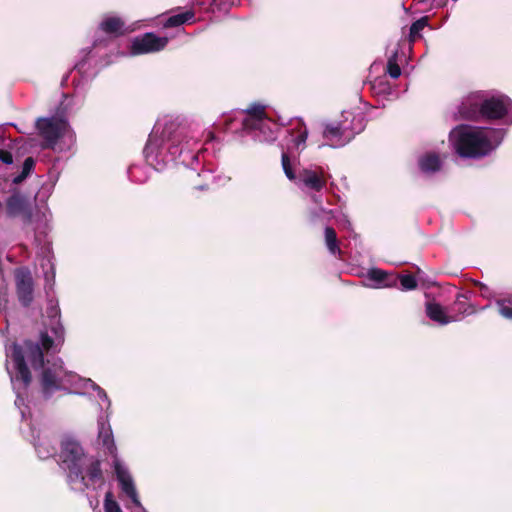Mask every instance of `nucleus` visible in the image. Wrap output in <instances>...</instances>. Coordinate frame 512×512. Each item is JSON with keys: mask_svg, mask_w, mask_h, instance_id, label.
<instances>
[{"mask_svg": "<svg viewBox=\"0 0 512 512\" xmlns=\"http://www.w3.org/2000/svg\"><path fill=\"white\" fill-rule=\"evenodd\" d=\"M50 292L47 294L46 314L52 336L46 330L41 332L39 342L25 341L24 348L17 343L5 347L6 370L16 394L15 406L19 409L22 420L32 417L30 405L26 404L24 399L31 382V374L25 362L26 357L35 370L42 369L39 382L41 394L45 399L50 398L56 391H66L98 399L102 410L110 407L106 392L90 378H83L66 370L60 358L53 362L47 360L44 363V351L56 352L64 341V327L60 321L58 300L51 297Z\"/></svg>", "mask_w": 512, "mask_h": 512, "instance_id": "nucleus-1", "label": "nucleus"}, {"mask_svg": "<svg viewBox=\"0 0 512 512\" xmlns=\"http://www.w3.org/2000/svg\"><path fill=\"white\" fill-rule=\"evenodd\" d=\"M125 24V19L116 13L110 12L101 16L94 30L91 46L79 51L74 65V70L83 80H91L100 69L113 62L106 50L124 34Z\"/></svg>", "mask_w": 512, "mask_h": 512, "instance_id": "nucleus-2", "label": "nucleus"}, {"mask_svg": "<svg viewBox=\"0 0 512 512\" xmlns=\"http://www.w3.org/2000/svg\"><path fill=\"white\" fill-rule=\"evenodd\" d=\"M59 462L73 491H96L105 484L100 460L85 453L80 442L71 435L61 440Z\"/></svg>", "mask_w": 512, "mask_h": 512, "instance_id": "nucleus-3", "label": "nucleus"}, {"mask_svg": "<svg viewBox=\"0 0 512 512\" xmlns=\"http://www.w3.org/2000/svg\"><path fill=\"white\" fill-rule=\"evenodd\" d=\"M185 144H188L187 127L178 118L159 119L143 149L145 161L155 170L162 171L184 154Z\"/></svg>", "mask_w": 512, "mask_h": 512, "instance_id": "nucleus-4", "label": "nucleus"}, {"mask_svg": "<svg viewBox=\"0 0 512 512\" xmlns=\"http://www.w3.org/2000/svg\"><path fill=\"white\" fill-rule=\"evenodd\" d=\"M506 134L503 127L459 124L449 132V143L459 157L481 159L496 151Z\"/></svg>", "mask_w": 512, "mask_h": 512, "instance_id": "nucleus-5", "label": "nucleus"}, {"mask_svg": "<svg viewBox=\"0 0 512 512\" xmlns=\"http://www.w3.org/2000/svg\"><path fill=\"white\" fill-rule=\"evenodd\" d=\"M264 106L253 104L250 108L236 111L225 118L227 130L241 132L258 142H272L276 139L277 127L266 117Z\"/></svg>", "mask_w": 512, "mask_h": 512, "instance_id": "nucleus-6", "label": "nucleus"}, {"mask_svg": "<svg viewBox=\"0 0 512 512\" xmlns=\"http://www.w3.org/2000/svg\"><path fill=\"white\" fill-rule=\"evenodd\" d=\"M7 214L10 217H21L26 233L32 232L37 242L41 236L46 237L51 231V212L47 207L31 209L29 198L14 192L6 200Z\"/></svg>", "mask_w": 512, "mask_h": 512, "instance_id": "nucleus-7", "label": "nucleus"}, {"mask_svg": "<svg viewBox=\"0 0 512 512\" xmlns=\"http://www.w3.org/2000/svg\"><path fill=\"white\" fill-rule=\"evenodd\" d=\"M35 125L38 134L43 139V148L64 152L69 150L75 143V133L65 117L38 118Z\"/></svg>", "mask_w": 512, "mask_h": 512, "instance_id": "nucleus-8", "label": "nucleus"}, {"mask_svg": "<svg viewBox=\"0 0 512 512\" xmlns=\"http://www.w3.org/2000/svg\"><path fill=\"white\" fill-rule=\"evenodd\" d=\"M281 162L285 176L303 192H321L326 187L330 176L322 167L316 165L293 167L286 153H282Z\"/></svg>", "mask_w": 512, "mask_h": 512, "instance_id": "nucleus-9", "label": "nucleus"}, {"mask_svg": "<svg viewBox=\"0 0 512 512\" xmlns=\"http://www.w3.org/2000/svg\"><path fill=\"white\" fill-rule=\"evenodd\" d=\"M482 120L499 121L501 127L512 125V99L496 91H484Z\"/></svg>", "mask_w": 512, "mask_h": 512, "instance_id": "nucleus-10", "label": "nucleus"}, {"mask_svg": "<svg viewBox=\"0 0 512 512\" xmlns=\"http://www.w3.org/2000/svg\"><path fill=\"white\" fill-rule=\"evenodd\" d=\"M98 444L102 445L105 452L113 457L112 466L119 485L124 493H128V473L125 466L120 462L116 455V446L113 433L109 423L100 416L98 419Z\"/></svg>", "mask_w": 512, "mask_h": 512, "instance_id": "nucleus-11", "label": "nucleus"}, {"mask_svg": "<svg viewBox=\"0 0 512 512\" xmlns=\"http://www.w3.org/2000/svg\"><path fill=\"white\" fill-rule=\"evenodd\" d=\"M34 244L37 249V262L45 280L44 289L48 294L49 291H53L55 285V263L51 241L48 235L41 236L39 242L34 236Z\"/></svg>", "mask_w": 512, "mask_h": 512, "instance_id": "nucleus-12", "label": "nucleus"}, {"mask_svg": "<svg viewBox=\"0 0 512 512\" xmlns=\"http://www.w3.org/2000/svg\"><path fill=\"white\" fill-rule=\"evenodd\" d=\"M484 91H474L462 97L456 106L454 117L457 120L479 121L483 115Z\"/></svg>", "mask_w": 512, "mask_h": 512, "instance_id": "nucleus-13", "label": "nucleus"}, {"mask_svg": "<svg viewBox=\"0 0 512 512\" xmlns=\"http://www.w3.org/2000/svg\"><path fill=\"white\" fill-rule=\"evenodd\" d=\"M169 42L167 37H161L148 32L135 37L130 44V55H142L163 50Z\"/></svg>", "mask_w": 512, "mask_h": 512, "instance_id": "nucleus-14", "label": "nucleus"}, {"mask_svg": "<svg viewBox=\"0 0 512 512\" xmlns=\"http://www.w3.org/2000/svg\"><path fill=\"white\" fill-rule=\"evenodd\" d=\"M323 138L329 142L330 147L341 148L353 140V133L337 120L324 125Z\"/></svg>", "mask_w": 512, "mask_h": 512, "instance_id": "nucleus-15", "label": "nucleus"}, {"mask_svg": "<svg viewBox=\"0 0 512 512\" xmlns=\"http://www.w3.org/2000/svg\"><path fill=\"white\" fill-rule=\"evenodd\" d=\"M16 292L19 302L27 307L33 301V278L26 268H18L15 270Z\"/></svg>", "mask_w": 512, "mask_h": 512, "instance_id": "nucleus-16", "label": "nucleus"}, {"mask_svg": "<svg viewBox=\"0 0 512 512\" xmlns=\"http://www.w3.org/2000/svg\"><path fill=\"white\" fill-rule=\"evenodd\" d=\"M31 441L40 459H48L56 454V445L46 430L30 426Z\"/></svg>", "mask_w": 512, "mask_h": 512, "instance_id": "nucleus-17", "label": "nucleus"}, {"mask_svg": "<svg viewBox=\"0 0 512 512\" xmlns=\"http://www.w3.org/2000/svg\"><path fill=\"white\" fill-rule=\"evenodd\" d=\"M346 128L353 133V139L356 135L360 134L366 127L367 119L363 112L356 113L351 111H343L342 119L340 120Z\"/></svg>", "mask_w": 512, "mask_h": 512, "instance_id": "nucleus-18", "label": "nucleus"}, {"mask_svg": "<svg viewBox=\"0 0 512 512\" xmlns=\"http://www.w3.org/2000/svg\"><path fill=\"white\" fill-rule=\"evenodd\" d=\"M425 311L428 318L438 325L443 326L455 321V319L448 316L444 308L436 302H427Z\"/></svg>", "mask_w": 512, "mask_h": 512, "instance_id": "nucleus-19", "label": "nucleus"}, {"mask_svg": "<svg viewBox=\"0 0 512 512\" xmlns=\"http://www.w3.org/2000/svg\"><path fill=\"white\" fill-rule=\"evenodd\" d=\"M420 170L425 174H433L441 169L442 162L435 153H428L418 160Z\"/></svg>", "mask_w": 512, "mask_h": 512, "instance_id": "nucleus-20", "label": "nucleus"}, {"mask_svg": "<svg viewBox=\"0 0 512 512\" xmlns=\"http://www.w3.org/2000/svg\"><path fill=\"white\" fill-rule=\"evenodd\" d=\"M194 18H195V13L193 12V10L189 9V10H185L183 12H179L177 14L169 16L165 20L163 25L165 28L178 27L187 22L194 20Z\"/></svg>", "mask_w": 512, "mask_h": 512, "instance_id": "nucleus-21", "label": "nucleus"}, {"mask_svg": "<svg viewBox=\"0 0 512 512\" xmlns=\"http://www.w3.org/2000/svg\"><path fill=\"white\" fill-rule=\"evenodd\" d=\"M324 234L326 246L330 254H340L341 250L338 246L337 235L335 230L332 227L327 226L325 227Z\"/></svg>", "mask_w": 512, "mask_h": 512, "instance_id": "nucleus-22", "label": "nucleus"}, {"mask_svg": "<svg viewBox=\"0 0 512 512\" xmlns=\"http://www.w3.org/2000/svg\"><path fill=\"white\" fill-rule=\"evenodd\" d=\"M429 25L428 16H423L413 22L409 29L408 41L413 43L417 37L421 36V31Z\"/></svg>", "mask_w": 512, "mask_h": 512, "instance_id": "nucleus-23", "label": "nucleus"}, {"mask_svg": "<svg viewBox=\"0 0 512 512\" xmlns=\"http://www.w3.org/2000/svg\"><path fill=\"white\" fill-rule=\"evenodd\" d=\"M130 512H147L142 506L136 486L130 477Z\"/></svg>", "mask_w": 512, "mask_h": 512, "instance_id": "nucleus-24", "label": "nucleus"}, {"mask_svg": "<svg viewBox=\"0 0 512 512\" xmlns=\"http://www.w3.org/2000/svg\"><path fill=\"white\" fill-rule=\"evenodd\" d=\"M398 51L395 50L388 58L387 61V73L393 79H397L401 76V68L397 63Z\"/></svg>", "mask_w": 512, "mask_h": 512, "instance_id": "nucleus-25", "label": "nucleus"}, {"mask_svg": "<svg viewBox=\"0 0 512 512\" xmlns=\"http://www.w3.org/2000/svg\"><path fill=\"white\" fill-rule=\"evenodd\" d=\"M104 512H122V509L111 491L105 493L103 501Z\"/></svg>", "mask_w": 512, "mask_h": 512, "instance_id": "nucleus-26", "label": "nucleus"}, {"mask_svg": "<svg viewBox=\"0 0 512 512\" xmlns=\"http://www.w3.org/2000/svg\"><path fill=\"white\" fill-rule=\"evenodd\" d=\"M498 313L505 319L512 320V299H499L495 302Z\"/></svg>", "mask_w": 512, "mask_h": 512, "instance_id": "nucleus-27", "label": "nucleus"}, {"mask_svg": "<svg viewBox=\"0 0 512 512\" xmlns=\"http://www.w3.org/2000/svg\"><path fill=\"white\" fill-rule=\"evenodd\" d=\"M399 281L403 291H411L416 289L418 286L417 280L412 274L400 275Z\"/></svg>", "mask_w": 512, "mask_h": 512, "instance_id": "nucleus-28", "label": "nucleus"}, {"mask_svg": "<svg viewBox=\"0 0 512 512\" xmlns=\"http://www.w3.org/2000/svg\"><path fill=\"white\" fill-rule=\"evenodd\" d=\"M368 278L377 284H382L387 278V273L384 270L372 268L368 271Z\"/></svg>", "mask_w": 512, "mask_h": 512, "instance_id": "nucleus-29", "label": "nucleus"}, {"mask_svg": "<svg viewBox=\"0 0 512 512\" xmlns=\"http://www.w3.org/2000/svg\"><path fill=\"white\" fill-rule=\"evenodd\" d=\"M199 177H202L206 182L204 184H200L196 186V189L198 190H205L208 188L209 182L215 181V176L213 175L212 171L210 169L202 170L197 174Z\"/></svg>", "mask_w": 512, "mask_h": 512, "instance_id": "nucleus-30", "label": "nucleus"}, {"mask_svg": "<svg viewBox=\"0 0 512 512\" xmlns=\"http://www.w3.org/2000/svg\"><path fill=\"white\" fill-rule=\"evenodd\" d=\"M308 138V131L307 129H304L303 131L299 132V134L294 139V147L297 150H303L306 144Z\"/></svg>", "mask_w": 512, "mask_h": 512, "instance_id": "nucleus-31", "label": "nucleus"}, {"mask_svg": "<svg viewBox=\"0 0 512 512\" xmlns=\"http://www.w3.org/2000/svg\"><path fill=\"white\" fill-rule=\"evenodd\" d=\"M460 297H461V296H459V297L457 298V302H456L457 309H458L459 311H461V312H462L463 314H465V315H471V314H473V313L475 312L474 308H473V307H471L470 305H468V306L466 307L465 302L461 301V300H460Z\"/></svg>", "mask_w": 512, "mask_h": 512, "instance_id": "nucleus-32", "label": "nucleus"}, {"mask_svg": "<svg viewBox=\"0 0 512 512\" xmlns=\"http://www.w3.org/2000/svg\"><path fill=\"white\" fill-rule=\"evenodd\" d=\"M34 164L35 162L31 157H28L24 160L21 171V173H23V176H28L30 174V172L34 168Z\"/></svg>", "mask_w": 512, "mask_h": 512, "instance_id": "nucleus-33", "label": "nucleus"}, {"mask_svg": "<svg viewBox=\"0 0 512 512\" xmlns=\"http://www.w3.org/2000/svg\"><path fill=\"white\" fill-rule=\"evenodd\" d=\"M236 0H213V5H215L219 10H226L229 6L234 5Z\"/></svg>", "mask_w": 512, "mask_h": 512, "instance_id": "nucleus-34", "label": "nucleus"}, {"mask_svg": "<svg viewBox=\"0 0 512 512\" xmlns=\"http://www.w3.org/2000/svg\"><path fill=\"white\" fill-rule=\"evenodd\" d=\"M0 161L4 164L10 165L13 163V156L11 152L0 149Z\"/></svg>", "mask_w": 512, "mask_h": 512, "instance_id": "nucleus-35", "label": "nucleus"}, {"mask_svg": "<svg viewBox=\"0 0 512 512\" xmlns=\"http://www.w3.org/2000/svg\"><path fill=\"white\" fill-rule=\"evenodd\" d=\"M8 305L7 293L0 291V313H6Z\"/></svg>", "mask_w": 512, "mask_h": 512, "instance_id": "nucleus-36", "label": "nucleus"}, {"mask_svg": "<svg viewBox=\"0 0 512 512\" xmlns=\"http://www.w3.org/2000/svg\"><path fill=\"white\" fill-rule=\"evenodd\" d=\"M199 164H200V155L199 154H195V155H193L191 157V163L190 164H185V165L187 167H189L190 169L195 171Z\"/></svg>", "mask_w": 512, "mask_h": 512, "instance_id": "nucleus-37", "label": "nucleus"}, {"mask_svg": "<svg viewBox=\"0 0 512 512\" xmlns=\"http://www.w3.org/2000/svg\"><path fill=\"white\" fill-rule=\"evenodd\" d=\"M52 191V185H44L42 186L41 190L39 191L38 195L44 194V196L47 198Z\"/></svg>", "mask_w": 512, "mask_h": 512, "instance_id": "nucleus-38", "label": "nucleus"}, {"mask_svg": "<svg viewBox=\"0 0 512 512\" xmlns=\"http://www.w3.org/2000/svg\"><path fill=\"white\" fill-rule=\"evenodd\" d=\"M448 0H437L433 3L436 8H443L447 5Z\"/></svg>", "mask_w": 512, "mask_h": 512, "instance_id": "nucleus-39", "label": "nucleus"}, {"mask_svg": "<svg viewBox=\"0 0 512 512\" xmlns=\"http://www.w3.org/2000/svg\"><path fill=\"white\" fill-rule=\"evenodd\" d=\"M27 176H23V173H20L18 176L14 178V183L22 182Z\"/></svg>", "mask_w": 512, "mask_h": 512, "instance_id": "nucleus-40", "label": "nucleus"}, {"mask_svg": "<svg viewBox=\"0 0 512 512\" xmlns=\"http://www.w3.org/2000/svg\"><path fill=\"white\" fill-rule=\"evenodd\" d=\"M130 180L137 181V182H141L142 181L141 179L136 177L135 172L132 171L131 168H130Z\"/></svg>", "mask_w": 512, "mask_h": 512, "instance_id": "nucleus-41", "label": "nucleus"}, {"mask_svg": "<svg viewBox=\"0 0 512 512\" xmlns=\"http://www.w3.org/2000/svg\"><path fill=\"white\" fill-rule=\"evenodd\" d=\"M486 290L487 289V286L486 285H482V290Z\"/></svg>", "mask_w": 512, "mask_h": 512, "instance_id": "nucleus-42", "label": "nucleus"}, {"mask_svg": "<svg viewBox=\"0 0 512 512\" xmlns=\"http://www.w3.org/2000/svg\"><path fill=\"white\" fill-rule=\"evenodd\" d=\"M453 2H457L458 0H452Z\"/></svg>", "mask_w": 512, "mask_h": 512, "instance_id": "nucleus-43", "label": "nucleus"}]
</instances>
